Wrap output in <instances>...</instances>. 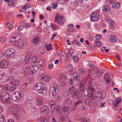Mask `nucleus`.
<instances>
[{
	"mask_svg": "<svg viewBox=\"0 0 122 122\" xmlns=\"http://www.w3.org/2000/svg\"><path fill=\"white\" fill-rule=\"evenodd\" d=\"M24 96L23 92H20L17 91L15 92L12 94V99L14 101H18L21 99Z\"/></svg>",
	"mask_w": 122,
	"mask_h": 122,
	"instance_id": "f257e3e1",
	"label": "nucleus"
},
{
	"mask_svg": "<svg viewBox=\"0 0 122 122\" xmlns=\"http://www.w3.org/2000/svg\"><path fill=\"white\" fill-rule=\"evenodd\" d=\"M10 99L9 94L7 92H2L0 94V99L3 102L7 103Z\"/></svg>",
	"mask_w": 122,
	"mask_h": 122,
	"instance_id": "f03ea898",
	"label": "nucleus"
},
{
	"mask_svg": "<svg viewBox=\"0 0 122 122\" xmlns=\"http://www.w3.org/2000/svg\"><path fill=\"white\" fill-rule=\"evenodd\" d=\"M59 89L57 87H51L50 88L49 96L51 98L55 97L56 93L58 92Z\"/></svg>",
	"mask_w": 122,
	"mask_h": 122,
	"instance_id": "7ed1b4c3",
	"label": "nucleus"
},
{
	"mask_svg": "<svg viewBox=\"0 0 122 122\" xmlns=\"http://www.w3.org/2000/svg\"><path fill=\"white\" fill-rule=\"evenodd\" d=\"M106 96L105 92L103 91L102 92H101L100 91H99L95 94V98L97 101H99L101 99L105 98Z\"/></svg>",
	"mask_w": 122,
	"mask_h": 122,
	"instance_id": "20e7f679",
	"label": "nucleus"
},
{
	"mask_svg": "<svg viewBox=\"0 0 122 122\" xmlns=\"http://www.w3.org/2000/svg\"><path fill=\"white\" fill-rule=\"evenodd\" d=\"M65 21V19L64 18L63 16H61L58 14H56L55 20V21L56 23L62 24L64 23Z\"/></svg>",
	"mask_w": 122,
	"mask_h": 122,
	"instance_id": "39448f33",
	"label": "nucleus"
},
{
	"mask_svg": "<svg viewBox=\"0 0 122 122\" xmlns=\"http://www.w3.org/2000/svg\"><path fill=\"white\" fill-rule=\"evenodd\" d=\"M43 87V83L41 82H39L36 84L33 87L35 90L37 91L38 92H41V89Z\"/></svg>",
	"mask_w": 122,
	"mask_h": 122,
	"instance_id": "423d86ee",
	"label": "nucleus"
},
{
	"mask_svg": "<svg viewBox=\"0 0 122 122\" xmlns=\"http://www.w3.org/2000/svg\"><path fill=\"white\" fill-rule=\"evenodd\" d=\"M20 34L18 33H15L13 34L12 38H11L10 42L12 43L18 41L20 39Z\"/></svg>",
	"mask_w": 122,
	"mask_h": 122,
	"instance_id": "0eeeda50",
	"label": "nucleus"
},
{
	"mask_svg": "<svg viewBox=\"0 0 122 122\" xmlns=\"http://www.w3.org/2000/svg\"><path fill=\"white\" fill-rule=\"evenodd\" d=\"M15 53V50L12 48L9 49L5 51L6 56L9 57H11V56L14 54Z\"/></svg>",
	"mask_w": 122,
	"mask_h": 122,
	"instance_id": "6e6552de",
	"label": "nucleus"
},
{
	"mask_svg": "<svg viewBox=\"0 0 122 122\" xmlns=\"http://www.w3.org/2000/svg\"><path fill=\"white\" fill-rule=\"evenodd\" d=\"M104 79L107 84H110L111 83L112 79L110 78L109 73H106L104 75Z\"/></svg>",
	"mask_w": 122,
	"mask_h": 122,
	"instance_id": "1a4fd4ad",
	"label": "nucleus"
},
{
	"mask_svg": "<svg viewBox=\"0 0 122 122\" xmlns=\"http://www.w3.org/2000/svg\"><path fill=\"white\" fill-rule=\"evenodd\" d=\"M91 16V18L93 21H97L98 19V15L97 13L93 12Z\"/></svg>",
	"mask_w": 122,
	"mask_h": 122,
	"instance_id": "9d476101",
	"label": "nucleus"
},
{
	"mask_svg": "<svg viewBox=\"0 0 122 122\" xmlns=\"http://www.w3.org/2000/svg\"><path fill=\"white\" fill-rule=\"evenodd\" d=\"M81 92L79 91H76L73 93L71 95L72 97H75L77 99L80 98L81 97Z\"/></svg>",
	"mask_w": 122,
	"mask_h": 122,
	"instance_id": "9b49d317",
	"label": "nucleus"
},
{
	"mask_svg": "<svg viewBox=\"0 0 122 122\" xmlns=\"http://www.w3.org/2000/svg\"><path fill=\"white\" fill-rule=\"evenodd\" d=\"M8 66L7 62L6 61H0V68H5Z\"/></svg>",
	"mask_w": 122,
	"mask_h": 122,
	"instance_id": "f8f14e48",
	"label": "nucleus"
},
{
	"mask_svg": "<svg viewBox=\"0 0 122 122\" xmlns=\"http://www.w3.org/2000/svg\"><path fill=\"white\" fill-rule=\"evenodd\" d=\"M102 71L101 70H99L98 71H95L93 73V76L95 77H98L102 75Z\"/></svg>",
	"mask_w": 122,
	"mask_h": 122,
	"instance_id": "ddd939ff",
	"label": "nucleus"
},
{
	"mask_svg": "<svg viewBox=\"0 0 122 122\" xmlns=\"http://www.w3.org/2000/svg\"><path fill=\"white\" fill-rule=\"evenodd\" d=\"M7 78V74H3L0 75V81L4 82L5 81Z\"/></svg>",
	"mask_w": 122,
	"mask_h": 122,
	"instance_id": "4468645a",
	"label": "nucleus"
},
{
	"mask_svg": "<svg viewBox=\"0 0 122 122\" xmlns=\"http://www.w3.org/2000/svg\"><path fill=\"white\" fill-rule=\"evenodd\" d=\"M88 91L91 93H93L94 91V89L93 87L92 86V84L89 83L88 85Z\"/></svg>",
	"mask_w": 122,
	"mask_h": 122,
	"instance_id": "2eb2a0df",
	"label": "nucleus"
},
{
	"mask_svg": "<svg viewBox=\"0 0 122 122\" xmlns=\"http://www.w3.org/2000/svg\"><path fill=\"white\" fill-rule=\"evenodd\" d=\"M32 68L31 67V68L30 66L26 67L25 69V74H32V72L30 70V69H32Z\"/></svg>",
	"mask_w": 122,
	"mask_h": 122,
	"instance_id": "dca6fc26",
	"label": "nucleus"
},
{
	"mask_svg": "<svg viewBox=\"0 0 122 122\" xmlns=\"http://www.w3.org/2000/svg\"><path fill=\"white\" fill-rule=\"evenodd\" d=\"M41 92H39V93H42L44 96H46V95L47 93L48 92L47 89L46 87H43L41 90Z\"/></svg>",
	"mask_w": 122,
	"mask_h": 122,
	"instance_id": "f3484780",
	"label": "nucleus"
},
{
	"mask_svg": "<svg viewBox=\"0 0 122 122\" xmlns=\"http://www.w3.org/2000/svg\"><path fill=\"white\" fill-rule=\"evenodd\" d=\"M18 109L17 107L16 106H13L9 111L11 114H12L13 113L17 112L18 111Z\"/></svg>",
	"mask_w": 122,
	"mask_h": 122,
	"instance_id": "a211bd4d",
	"label": "nucleus"
},
{
	"mask_svg": "<svg viewBox=\"0 0 122 122\" xmlns=\"http://www.w3.org/2000/svg\"><path fill=\"white\" fill-rule=\"evenodd\" d=\"M18 71V68L15 66H12L11 68L10 72L12 74H14L17 73Z\"/></svg>",
	"mask_w": 122,
	"mask_h": 122,
	"instance_id": "6ab92c4d",
	"label": "nucleus"
},
{
	"mask_svg": "<svg viewBox=\"0 0 122 122\" xmlns=\"http://www.w3.org/2000/svg\"><path fill=\"white\" fill-rule=\"evenodd\" d=\"M30 67H31V68L32 67V68L31 69L32 72V74H34L36 73L38 70L37 67L36 66H34L33 65H31L30 66Z\"/></svg>",
	"mask_w": 122,
	"mask_h": 122,
	"instance_id": "aec40b11",
	"label": "nucleus"
},
{
	"mask_svg": "<svg viewBox=\"0 0 122 122\" xmlns=\"http://www.w3.org/2000/svg\"><path fill=\"white\" fill-rule=\"evenodd\" d=\"M36 103L38 105H41L43 103V98L40 97L36 101Z\"/></svg>",
	"mask_w": 122,
	"mask_h": 122,
	"instance_id": "412c9836",
	"label": "nucleus"
},
{
	"mask_svg": "<svg viewBox=\"0 0 122 122\" xmlns=\"http://www.w3.org/2000/svg\"><path fill=\"white\" fill-rule=\"evenodd\" d=\"M74 79L76 80H80V75L78 74L76 72L75 73L74 75Z\"/></svg>",
	"mask_w": 122,
	"mask_h": 122,
	"instance_id": "4be33fe9",
	"label": "nucleus"
},
{
	"mask_svg": "<svg viewBox=\"0 0 122 122\" xmlns=\"http://www.w3.org/2000/svg\"><path fill=\"white\" fill-rule=\"evenodd\" d=\"M10 83L12 86H18L19 85V82L18 80H14L10 82Z\"/></svg>",
	"mask_w": 122,
	"mask_h": 122,
	"instance_id": "5701e85b",
	"label": "nucleus"
},
{
	"mask_svg": "<svg viewBox=\"0 0 122 122\" xmlns=\"http://www.w3.org/2000/svg\"><path fill=\"white\" fill-rule=\"evenodd\" d=\"M109 41L112 43H115L117 41V38L115 36H112L110 37Z\"/></svg>",
	"mask_w": 122,
	"mask_h": 122,
	"instance_id": "b1692460",
	"label": "nucleus"
},
{
	"mask_svg": "<svg viewBox=\"0 0 122 122\" xmlns=\"http://www.w3.org/2000/svg\"><path fill=\"white\" fill-rule=\"evenodd\" d=\"M76 91H75V88L73 86H72L71 87H70L68 90V93L69 94L73 93Z\"/></svg>",
	"mask_w": 122,
	"mask_h": 122,
	"instance_id": "393cba45",
	"label": "nucleus"
},
{
	"mask_svg": "<svg viewBox=\"0 0 122 122\" xmlns=\"http://www.w3.org/2000/svg\"><path fill=\"white\" fill-rule=\"evenodd\" d=\"M51 79V76H44L43 78V81H49Z\"/></svg>",
	"mask_w": 122,
	"mask_h": 122,
	"instance_id": "a878e982",
	"label": "nucleus"
},
{
	"mask_svg": "<svg viewBox=\"0 0 122 122\" xmlns=\"http://www.w3.org/2000/svg\"><path fill=\"white\" fill-rule=\"evenodd\" d=\"M115 23V22H112L111 24H109V26L111 29L113 30H114L116 29V26L114 25Z\"/></svg>",
	"mask_w": 122,
	"mask_h": 122,
	"instance_id": "bb28decb",
	"label": "nucleus"
},
{
	"mask_svg": "<svg viewBox=\"0 0 122 122\" xmlns=\"http://www.w3.org/2000/svg\"><path fill=\"white\" fill-rule=\"evenodd\" d=\"M37 60L36 57L35 56H33L31 59L30 61L31 63L32 64H34L35 63L37 62Z\"/></svg>",
	"mask_w": 122,
	"mask_h": 122,
	"instance_id": "cd10ccee",
	"label": "nucleus"
},
{
	"mask_svg": "<svg viewBox=\"0 0 122 122\" xmlns=\"http://www.w3.org/2000/svg\"><path fill=\"white\" fill-rule=\"evenodd\" d=\"M40 38L38 36L35 37L33 38L32 41L35 44L37 43L39 41Z\"/></svg>",
	"mask_w": 122,
	"mask_h": 122,
	"instance_id": "c85d7f7f",
	"label": "nucleus"
},
{
	"mask_svg": "<svg viewBox=\"0 0 122 122\" xmlns=\"http://www.w3.org/2000/svg\"><path fill=\"white\" fill-rule=\"evenodd\" d=\"M60 79L63 81L66 80V76L65 75L62 74H61L59 75V76Z\"/></svg>",
	"mask_w": 122,
	"mask_h": 122,
	"instance_id": "c756f323",
	"label": "nucleus"
},
{
	"mask_svg": "<svg viewBox=\"0 0 122 122\" xmlns=\"http://www.w3.org/2000/svg\"><path fill=\"white\" fill-rule=\"evenodd\" d=\"M45 46V48L47 51H50L51 50L52 48L51 45L50 43L48 45Z\"/></svg>",
	"mask_w": 122,
	"mask_h": 122,
	"instance_id": "7c9ffc66",
	"label": "nucleus"
},
{
	"mask_svg": "<svg viewBox=\"0 0 122 122\" xmlns=\"http://www.w3.org/2000/svg\"><path fill=\"white\" fill-rule=\"evenodd\" d=\"M43 111V113L46 114H47L49 112V108L48 106H47L46 107V108Z\"/></svg>",
	"mask_w": 122,
	"mask_h": 122,
	"instance_id": "2f4dec72",
	"label": "nucleus"
},
{
	"mask_svg": "<svg viewBox=\"0 0 122 122\" xmlns=\"http://www.w3.org/2000/svg\"><path fill=\"white\" fill-rule=\"evenodd\" d=\"M30 60V56L27 55L25 57V61L26 63H28L29 62V61Z\"/></svg>",
	"mask_w": 122,
	"mask_h": 122,
	"instance_id": "473e14b6",
	"label": "nucleus"
},
{
	"mask_svg": "<svg viewBox=\"0 0 122 122\" xmlns=\"http://www.w3.org/2000/svg\"><path fill=\"white\" fill-rule=\"evenodd\" d=\"M120 6L119 3H114L112 5V7L114 8H118Z\"/></svg>",
	"mask_w": 122,
	"mask_h": 122,
	"instance_id": "72a5a7b5",
	"label": "nucleus"
},
{
	"mask_svg": "<svg viewBox=\"0 0 122 122\" xmlns=\"http://www.w3.org/2000/svg\"><path fill=\"white\" fill-rule=\"evenodd\" d=\"M85 104L88 105H90L91 103V101L89 99H86L85 101Z\"/></svg>",
	"mask_w": 122,
	"mask_h": 122,
	"instance_id": "f704fd0d",
	"label": "nucleus"
},
{
	"mask_svg": "<svg viewBox=\"0 0 122 122\" xmlns=\"http://www.w3.org/2000/svg\"><path fill=\"white\" fill-rule=\"evenodd\" d=\"M68 69L69 71V72L70 75H74L75 73H74L73 71V67H71V68H68Z\"/></svg>",
	"mask_w": 122,
	"mask_h": 122,
	"instance_id": "c9c22d12",
	"label": "nucleus"
},
{
	"mask_svg": "<svg viewBox=\"0 0 122 122\" xmlns=\"http://www.w3.org/2000/svg\"><path fill=\"white\" fill-rule=\"evenodd\" d=\"M71 43L72 44H77V46H80L81 45V44L80 42L77 41H76L75 40L71 42Z\"/></svg>",
	"mask_w": 122,
	"mask_h": 122,
	"instance_id": "e433bc0d",
	"label": "nucleus"
},
{
	"mask_svg": "<svg viewBox=\"0 0 122 122\" xmlns=\"http://www.w3.org/2000/svg\"><path fill=\"white\" fill-rule=\"evenodd\" d=\"M22 46L21 49H25L26 48V44L24 41H22Z\"/></svg>",
	"mask_w": 122,
	"mask_h": 122,
	"instance_id": "4c0bfd02",
	"label": "nucleus"
},
{
	"mask_svg": "<svg viewBox=\"0 0 122 122\" xmlns=\"http://www.w3.org/2000/svg\"><path fill=\"white\" fill-rule=\"evenodd\" d=\"M5 120L4 119V117L2 115H0V122H4Z\"/></svg>",
	"mask_w": 122,
	"mask_h": 122,
	"instance_id": "58836bf2",
	"label": "nucleus"
},
{
	"mask_svg": "<svg viewBox=\"0 0 122 122\" xmlns=\"http://www.w3.org/2000/svg\"><path fill=\"white\" fill-rule=\"evenodd\" d=\"M47 106L44 105L42 106L41 107L40 109V112L42 113H43V110L45 109L46 107Z\"/></svg>",
	"mask_w": 122,
	"mask_h": 122,
	"instance_id": "ea45409f",
	"label": "nucleus"
},
{
	"mask_svg": "<svg viewBox=\"0 0 122 122\" xmlns=\"http://www.w3.org/2000/svg\"><path fill=\"white\" fill-rule=\"evenodd\" d=\"M6 25L7 27L10 29L12 28L13 27V25L9 23H7L6 24Z\"/></svg>",
	"mask_w": 122,
	"mask_h": 122,
	"instance_id": "a19ab883",
	"label": "nucleus"
},
{
	"mask_svg": "<svg viewBox=\"0 0 122 122\" xmlns=\"http://www.w3.org/2000/svg\"><path fill=\"white\" fill-rule=\"evenodd\" d=\"M15 45L16 46H17L18 48H21L22 45V42H18Z\"/></svg>",
	"mask_w": 122,
	"mask_h": 122,
	"instance_id": "79ce46f5",
	"label": "nucleus"
},
{
	"mask_svg": "<svg viewBox=\"0 0 122 122\" xmlns=\"http://www.w3.org/2000/svg\"><path fill=\"white\" fill-rule=\"evenodd\" d=\"M102 9L103 11L106 12L109 9L107 6H104L102 8Z\"/></svg>",
	"mask_w": 122,
	"mask_h": 122,
	"instance_id": "37998d69",
	"label": "nucleus"
},
{
	"mask_svg": "<svg viewBox=\"0 0 122 122\" xmlns=\"http://www.w3.org/2000/svg\"><path fill=\"white\" fill-rule=\"evenodd\" d=\"M82 101L80 100H79L76 102L74 103V105L75 106H77L78 104L81 103Z\"/></svg>",
	"mask_w": 122,
	"mask_h": 122,
	"instance_id": "c03bdc74",
	"label": "nucleus"
},
{
	"mask_svg": "<svg viewBox=\"0 0 122 122\" xmlns=\"http://www.w3.org/2000/svg\"><path fill=\"white\" fill-rule=\"evenodd\" d=\"M80 121L81 122H87L88 119L84 118H80Z\"/></svg>",
	"mask_w": 122,
	"mask_h": 122,
	"instance_id": "a18cd8bd",
	"label": "nucleus"
},
{
	"mask_svg": "<svg viewBox=\"0 0 122 122\" xmlns=\"http://www.w3.org/2000/svg\"><path fill=\"white\" fill-rule=\"evenodd\" d=\"M102 37L101 35H96L95 36V38L96 39L98 40L101 39Z\"/></svg>",
	"mask_w": 122,
	"mask_h": 122,
	"instance_id": "49530a36",
	"label": "nucleus"
},
{
	"mask_svg": "<svg viewBox=\"0 0 122 122\" xmlns=\"http://www.w3.org/2000/svg\"><path fill=\"white\" fill-rule=\"evenodd\" d=\"M96 45L98 46H100L101 44L100 41H96Z\"/></svg>",
	"mask_w": 122,
	"mask_h": 122,
	"instance_id": "de8ad7c7",
	"label": "nucleus"
},
{
	"mask_svg": "<svg viewBox=\"0 0 122 122\" xmlns=\"http://www.w3.org/2000/svg\"><path fill=\"white\" fill-rule=\"evenodd\" d=\"M84 88V84H81L79 86V89L80 91H82L83 90Z\"/></svg>",
	"mask_w": 122,
	"mask_h": 122,
	"instance_id": "09e8293b",
	"label": "nucleus"
},
{
	"mask_svg": "<svg viewBox=\"0 0 122 122\" xmlns=\"http://www.w3.org/2000/svg\"><path fill=\"white\" fill-rule=\"evenodd\" d=\"M16 88V87L15 86H12L10 88V90L12 91H14Z\"/></svg>",
	"mask_w": 122,
	"mask_h": 122,
	"instance_id": "8fccbe9b",
	"label": "nucleus"
},
{
	"mask_svg": "<svg viewBox=\"0 0 122 122\" xmlns=\"http://www.w3.org/2000/svg\"><path fill=\"white\" fill-rule=\"evenodd\" d=\"M82 92L83 94L85 95V96L87 94H88V91L87 90H85V89L83 90L82 91Z\"/></svg>",
	"mask_w": 122,
	"mask_h": 122,
	"instance_id": "3c124183",
	"label": "nucleus"
},
{
	"mask_svg": "<svg viewBox=\"0 0 122 122\" xmlns=\"http://www.w3.org/2000/svg\"><path fill=\"white\" fill-rule=\"evenodd\" d=\"M73 59L74 61L77 62L78 61V58L77 56H73Z\"/></svg>",
	"mask_w": 122,
	"mask_h": 122,
	"instance_id": "603ef678",
	"label": "nucleus"
},
{
	"mask_svg": "<svg viewBox=\"0 0 122 122\" xmlns=\"http://www.w3.org/2000/svg\"><path fill=\"white\" fill-rule=\"evenodd\" d=\"M30 26V24L29 23L25 24L24 25V27L26 28H29Z\"/></svg>",
	"mask_w": 122,
	"mask_h": 122,
	"instance_id": "864d4df0",
	"label": "nucleus"
},
{
	"mask_svg": "<svg viewBox=\"0 0 122 122\" xmlns=\"http://www.w3.org/2000/svg\"><path fill=\"white\" fill-rule=\"evenodd\" d=\"M66 116L63 115L60 118V119L62 120H65L66 119Z\"/></svg>",
	"mask_w": 122,
	"mask_h": 122,
	"instance_id": "5fc2aeb1",
	"label": "nucleus"
},
{
	"mask_svg": "<svg viewBox=\"0 0 122 122\" xmlns=\"http://www.w3.org/2000/svg\"><path fill=\"white\" fill-rule=\"evenodd\" d=\"M14 78L12 76H9L7 80H9L10 81H11L12 80L14 79Z\"/></svg>",
	"mask_w": 122,
	"mask_h": 122,
	"instance_id": "6e6d98bb",
	"label": "nucleus"
},
{
	"mask_svg": "<svg viewBox=\"0 0 122 122\" xmlns=\"http://www.w3.org/2000/svg\"><path fill=\"white\" fill-rule=\"evenodd\" d=\"M51 26L54 30H55L56 29V27L53 24H51Z\"/></svg>",
	"mask_w": 122,
	"mask_h": 122,
	"instance_id": "4d7b16f0",
	"label": "nucleus"
},
{
	"mask_svg": "<svg viewBox=\"0 0 122 122\" xmlns=\"http://www.w3.org/2000/svg\"><path fill=\"white\" fill-rule=\"evenodd\" d=\"M56 110L59 112H60L61 111V109L59 106L58 105H57L56 106Z\"/></svg>",
	"mask_w": 122,
	"mask_h": 122,
	"instance_id": "13d9d810",
	"label": "nucleus"
},
{
	"mask_svg": "<svg viewBox=\"0 0 122 122\" xmlns=\"http://www.w3.org/2000/svg\"><path fill=\"white\" fill-rule=\"evenodd\" d=\"M56 103L54 101H50L49 102V105L50 106L55 105Z\"/></svg>",
	"mask_w": 122,
	"mask_h": 122,
	"instance_id": "bf43d9fd",
	"label": "nucleus"
},
{
	"mask_svg": "<svg viewBox=\"0 0 122 122\" xmlns=\"http://www.w3.org/2000/svg\"><path fill=\"white\" fill-rule=\"evenodd\" d=\"M4 88H5V90L6 91H8L10 89V87L9 86H4Z\"/></svg>",
	"mask_w": 122,
	"mask_h": 122,
	"instance_id": "052dcab7",
	"label": "nucleus"
},
{
	"mask_svg": "<svg viewBox=\"0 0 122 122\" xmlns=\"http://www.w3.org/2000/svg\"><path fill=\"white\" fill-rule=\"evenodd\" d=\"M72 55V54H70V55L68 53L67 57V59L68 60H70L71 58V56Z\"/></svg>",
	"mask_w": 122,
	"mask_h": 122,
	"instance_id": "680f3d73",
	"label": "nucleus"
},
{
	"mask_svg": "<svg viewBox=\"0 0 122 122\" xmlns=\"http://www.w3.org/2000/svg\"><path fill=\"white\" fill-rule=\"evenodd\" d=\"M62 109L63 111V112H67L68 110V109L67 108V107H64V108H62Z\"/></svg>",
	"mask_w": 122,
	"mask_h": 122,
	"instance_id": "e2e57ef3",
	"label": "nucleus"
},
{
	"mask_svg": "<svg viewBox=\"0 0 122 122\" xmlns=\"http://www.w3.org/2000/svg\"><path fill=\"white\" fill-rule=\"evenodd\" d=\"M6 40V38L4 37H2L0 39V42L1 43L4 42Z\"/></svg>",
	"mask_w": 122,
	"mask_h": 122,
	"instance_id": "0e129e2a",
	"label": "nucleus"
},
{
	"mask_svg": "<svg viewBox=\"0 0 122 122\" xmlns=\"http://www.w3.org/2000/svg\"><path fill=\"white\" fill-rule=\"evenodd\" d=\"M66 84V81L61 82L60 83V85L61 86H65Z\"/></svg>",
	"mask_w": 122,
	"mask_h": 122,
	"instance_id": "69168bd1",
	"label": "nucleus"
},
{
	"mask_svg": "<svg viewBox=\"0 0 122 122\" xmlns=\"http://www.w3.org/2000/svg\"><path fill=\"white\" fill-rule=\"evenodd\" d=\"M23 27L24 26L22 25L19 26L18 28V30L19 31L22 30L23 29Z\"/></svg>",
	"mask_w": 122,
	"mask_h": 122,
	"instance_id": "338daca9",
	"label": "nucleus"
},
{
	"mask_svg": "<svg viewBox=\"0 0 122 122\" xmlns=\"http://www.w3.org/2000/svg\"><path fill=\"white\" fill-rule=\"evenodd\" d=\"M88 38L89 40L90 41H92L93 40V37L92 36L89 35L88 36Z\"/></svg>",
	"mask_w": 122,
	"mask_h": 122,
	"instance_id": "774afa93",
	"label": "nucleus"
}]
</instances>
